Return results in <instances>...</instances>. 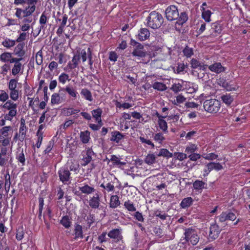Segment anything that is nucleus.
Wrapping results in <instances>:
<instances>
[{
  "mask_svg": "<svg viewBox=\"0 0 250 250\" xmlns=\"http://www.w3.org/2000/svg\"><path fill=\"white\" fill-rule=\"evenodd\" d=\"M38 2V0H14V3L15 5H22L26 4L27 5L23 9L20 8H16L15 16H19L21 17V12H23L25 14H29L31 13L33 9L36 7V5Z\"/></svg>",
  "mask_w": 250,
  "mask_h": 250,
  "instance_id": "obj_3",
  "label": "nucleus"
},
{
  "mask_svg": "<svg viewBox=\"0 0 250 250\" xmlns=\"http://www.w3.org/2000/svg\"><path fill=\"white\" fill-rule=\"evenodd\" d=\"M90 132L88 130L81 131L80 132V137L81 141L83 144H87L90 139Z\"/></svg>",
  "mask_w": 250,
  "mask_h": 250,
  "instance_id": "obj_34",
  "label": "nucleus"
},
{
  "mask_svg": "<svg viewBox=\"0 0 250 250\" xmlns=\"http://www.w3.org/2000/svg\"><path fill=\"white\" fill-rule=\"evenodd\" d=\"M58 81L59 83H62V84H64L66 81H70L69 75L65 73H62L59 76Z\"/></svg>",
  "mask_w": 250,
  "mask_h": 250,
  "instance_id": "obj_47",
  "label": "nucleus"
},
{
  "mask_svg": "<svg viewBox=\"0 0 250 250\" xmlns=\"http://www.w3.org/2000/svg\"><path fill=\"white\" fill-rule=\"evenodd\" d=\"M110 140L111 142L119 144L123 140L125 135L118 131H113L111 132Z\"/></svg>",
  "mask_w": 250,
  "mask_h": 250,
  "instance_id": "obj_20",
  "label": "nucleus"
},
{
  "mask_svg": "<svg viewBox=\"0 0 250 250\" xmlns=\"http://www.w3.org/2000/svg\"><path fill=\"white\" fill-rule=\"evenodd\" d=\"M80 94L82 98L88 101L92 102L93 100L91 91L86 88H82Z\"/></svg>",
  "mask_w": 250,
  "mask_h": 250,
  "instance_id": "obj_28",
  "label": "nucleus"
},
{
  "mask_svg": "<svg viewBox=\"0 0 250 250\" xmlns=\"http://www.w3.org/2000/svg\"><path fill=\"white\" fill-rule=\"evenodd\" d=\"M125 208L129 212H134L136 210L135 204L130 200L128 199L124 203Z\"/></svg>",
  "mask_w": 250,
  "mask_h": 250,
  "instance_id": "obj_36",
  "label": "nucleus"
},
{
  "mask_svg": "<svg viewBox=\"0 0 250 250\" xmlns=\"http://www.w3.org/2000/svg\"><path fill=\"white\" fill-rule=\"evenodd\" d=\"M221 99L223 102L226 104L230 105L233 101V97L229 94H226L223 95L221 97Z\"/></svg>",
  "mask_w": 250,
  "mask_h": 250,
  "instance_id": "obj_38",
  "label": "nucleus"
},
{
  "mask_svg": "<svg viewBox=\"0 0 250 250\" xmlns=\"http://www.w3.org/2000/svg\"><path fill=\"white\" fill-rule=\"evenodd\" d=\"M66 91H65V87H62L59 89L58 93H57L63 102H64L66 101Z\"/></svg>",
  "mask_w": 250,
  "mask_h": 250,
  "instance_id": "obj_61",
  "label": "nucleus"
},
{
  "mask_svg": "<svg viewBox=\"0 0 250 250\" xmlns=\"http://www.w3.org/2000/svg\"><path fill=\"white\" fill-rule=\"evenodd\" d=\"M16 159L18 162L19 165L24 166L25 165V157L23 149L19 150L16 154Z\"/></svg>",
  "mask_w": 250,
  "mask_h": 250,
  "instance_id": "obj_25",
  "label": "nucleus"
},
{
  "mask_svg": "<svg viewBox=\"0 0 250 250\" xmlns=\"http://www.w3.org/2000/svg\"><path fill=\"white\" fill-rule=\"evenodd\" d=\"M130 44L134 47V49L131 52L133 57L137 59L146 57L147 53L144 50V46L143 44L133 39H131Z\"/></svg>",
  "mask_w": 250,
  "mask_h": 250,
  "instance_id": "obj_6",
  "label": "nucleus"
},
{
  "mask_svg": "<svg viewBox=\"0 0 250 250\" xmlns=\"http://www.w3.org/2000/svg\"><path fill=\"white\" fill-rule=\"evenodd\" d=\"M88 203L89 206L92 208L97 209L99 208L100 205V197L99 194L98 193H96L94 195L90 196Z\"/></svg>",
  "mask_w": 250,
  "mask_h": 250,
  "instance_id": "obj_18",
  "label": "nucleus"
},
{
  "mask_svg": "<svg viewBox=\"0 0 250 250\" xmlns=\"http://www.w3.org/2000/svg\"><path fill=\"white\" fill-rule=\"evenodd\" d=\"M18 80L15 79H11L8 83V87L9 90L18 88L17 87Z\"/></svg>",
  "mask_w": 250,
  "mask_h": 250,
  "instance_id": "obj_55",
  "label": "nucleus"
},
{
  "mask_svg": "<svg viewBox=\"0 0 250 250\" xmlns=\"http://www.w3.org/2000/svg\"><path fill=\"white\" fill-rule=\"evenodd\" d=\"M217 218L219 222L223 223L229 220L232 221L235 220L236 216L231 211H223L220 215L218 216Z\"/></svg>",
  "mask_w": 250,
  "mask_h": 250,
  "instance_id": "obj_14",
  "label": "nucleus"
},
{
  "mask_svg": "<svg viewBox=\"0 0 250 250\" xmlns=\"http://www.w3.org/2000/svg\"><path fill=\"white\" fill-rule=\"evenodd\" d=\"M157 155L159 157L162 156L167 158H170L172 157V154L166 148H161Z\"/></svg>",
  "mask_w": 250,
  "mask_h": 250,
  "instance_id": "obj_45",
  "label": "nucleus"
},
{
  "mask_svg": "<svg viewBox=\"0 0 250 250\" xmlns=\"http://www.w3.org/2000/svg\"><path fill=\"white\" fill-rule=\"evenodd\" d=\"M221 104L220 101L215 99L206 100L203 104L205 110L209 113H217L220 109Z\"/></svg>",
  "mask_w": 250,
  "mask_h": 250,
  "instance_id": "obj_5",
  "label": "nucleus"
},
{
  "mask_svg": "<svg viewBox=\"0 0 250 250\" xmlns=\"http://www.w3.org/2000/svg\"><path fill=\"white\" fill-rule=\"evenodd\" d=\"M102 113L103 110L100 107H98L95 109H93L91 111L92 117L95 120H99L101 118Z\"/></svg>",
  "mask_w": 250,
  "mask_h": 250,
  "instance_id": "obj_39",
  "label": "nucleus"
},
{
  "mask_svg": "<svg viewBox=\"0 0 250 250\" xmlns=\"http://www.w3.org/2000/svg\"><path fill=\"white\" fill-rule=\"evenodd\" d=\"M60 223L66 229L69 228L71 224V222L68 216H63L60 221Z\"/></svg>",
  "mask_w": 250,
  "mask_h": 250,
  "instance_id": "obj_43",
  "label": "nucleus"
},
{
  "mask_svg": "<svg viewBox=\"0 0 250 250\" xmlns=\"http://www.w3.org/2000/svg\"><path fill=\"white\" fill-rule=\"evenodd\" d=\"M198 149L197 145L195 144H191L188 146L185 150V152L188 154H193Z\"/></svg>",
  "mask_w": 250,
  "mask_h": 250,
  "instance_id": "obj_54",
  "label": "nucleus"
},
{
  "mask_svg": "<svg viewBox=\"0 0 250 250\" xmlns=\"http://www.w3.org/2000/svg\"><path fill=\"white\" fill-rule=\"evenodd\" d=\"M73 168L71 167L70 169L66 166L61 167L58 170V174L60 180L64 184L69 183L70 180V170H72Z\"/></svg>",
  "mask_w": 250,
  "mask_h": 250,
  "instance_id": "obj_10",
  "label": "nucleus"
},
{
  "mask_svg": "<svg viewBox=\"0 0 250 250\" xmlns=\"http://www.w3.org/2000/svg\"><path fill=\"white\" fill-rule=\"evenodd\" d=\"M217 82L218 85L226 89L227 90H231V88H230L228 82L227 81L225 78H219L218 79H217Z\"/></svg>",
  "mask_w": 250,
  "mask_h": 250,
  "instance_id": "obj_37",
  "label": "nucleus"
},
{
  "mask_svg": "<svg viewBox=\"0 0 250 250\" xmlns=\"http://www.w3.org/2000/svg\"><path fill=\"white\" fill-rule=\"evenodd\" d=\"M25 120L23 118L21 119L19 133L17 132L15 134L13 137L14 141L16 142L19 140L21 142H22L25 139L28 127L25 125Z\"/></svg>",
  "mask_w": 250,
  "mask_h": 250,
  "instance_id": "obj_8",
  "label": "nucleus"
},
{
  "mask_svg": "<svg viewBox=\"0 0 250 250\" xmlns=\"http://www.w3.org/2000/svg\"><path fill=\"white\" fill-rule=\"evenodd\" d=\"M156 156L154 154H148L145 158V162L146 164L151 165L155 163Z\"/></svg>",
  "mask_w": 250,
  "mask_h": 250,
  "instance_id": "obj_48",
  "label": "nucleus"
},
{
  "mask_svg": "<svg viewBox=\"0 0 250 250\" xmlns=\"http://www.w3.org/2000/svg\"><path fill=\"white\" fill-rule=\"evenodd\" d=\"M80 62V55L74 54L71 61H70L67 64V67L72 70L78 67Z\"/></svg>",
  "mask_w": 250,
  "mask_h": 250,
  "instance_id": "obj_21",
  "label": "nucleus"
},
{
  "mask_svg": "<svg viewBox=\"0 0 250 250\" xmlns=\"http://www.w3.org/2000/svg\"><path fill=\"white\" fill-rule=\"evenodd\" d=\"M36 63L40 65L42 63L43 57H42V50H39L36 54Z\"/></svg>",
  "mask_w": 250,
  "mask_h": 250,
  "instance_id": "obj_59",
  "label": "nucleus"
},
{
  "mask_svg": "<svg viewBox=\"0 0 250 250\" xmlns=\"http://www.w3.org/2000/svg\"><path fill=\"white\" fill-rule=\"evenodd\" d=\"M140 141L143 144H145L144 146L146 147V145L150 146L151 148H154L155 147V145L154 143L150 140L147 139L145 138L144 137L140 136L139 137Z\"/></svg>",
  "mask_w": 250,
  "mask_h": 250,
  "instance_id": "obj_46",
  "label": "nucleus"
},
{
  "mask_svg": "<svg viewBox=\"0 0 250 250\" xmlns=\"http://www.w3.org/2000/svg\"><path fill=\"white\" fill-rule=\"evenodd\" d=\"M10 98L16 101L18 100L19 97V90L18 88L12 89L10 90Z\"/></svg>",
  "mask_w": 250,
  "mask_h": 250,
  "instance_id": "obj_49",
  "label": "nucleus"
},
{
  "mask_svg": "<svg viewBox=\"0 0 250 250\" xmlns=\"http://www.w3.org/2000/svg\"><path fill=\"white\" fill-rule=\"evenodd\" d=\"M156 116L158 118V124L160 129L162 132L165 134L168 133V126L167 122L163 119L166 118V116H163L160 115L158 112L156 113Z\"/></svg>",
  "mask_w": 250,
  "mask_h": 250,
  "instance_id": "obj_17",
  "label": "nucleus"
},
{
  "mask_svg": "<svg viewBox=\"0 0 250 250\" xmlns=\"http://www.w3.org/2000/svg\"><path fill=\"white\" fill-rule=\"evenodd\" d=\"M74 232L75 234V240H77L79 238L82 239L83 238V227L81 225L79 224H76L75 226Z\"/></svg>",
  "mask_w": 250,
  "mask_h": 250,
  "instance_id": "obj_31",
  "label": "nucleus"
},
{
  "mask_svg": "<svg viewBox=\"0 0 250 250\" xmlns=\"http://www.w3.org/2000/svg\"><path fill=\"white\" fill-rule=\"evenodd\" d=\"M164 133L158 132L152 134L153 140L160 145H162L166 138L164 136Z\"/></svg>",
  "mask_w": 250,
  "mask_h": 250,
  "instance_id": "obj_29",
  "label": "nucleus"
},
{
  "mask_svg": "<svg viewBox=\"0 0 250 250\" xmlns=\"http://www.w3.org/2000/svg\"><path fill=\"white\" fill-rule=\"evenodd\" d=\"M24 232L23 228L21 227L18 228V229L17 230V233L16 235V239L18 240H22L24 237Z\"/></svg>",
  "mask_w": 250,
  "mask_h": 250,
  "instance_id": "obj_63",
  "label": "nucleus"
},
{
  "mask_svg": "<svg viewBox=\"0 0 250 250\" xmlns=\"http://www.w3.org/2000/svg\"><path fill=\"white\" fill-rule=\"evenodd\" d=\"M206 183L202 180H196L193 183L194 189L199 193H201L203 190L206 188Z\"/></svg>",
  "mask_w": 250,
  "mask_h": 250,
  "instance_id": "obj_24",
  "label": "nucleus"
},
{
  "mask_svg": "<svg viewBox=\"0 0 250 250\" xmlns=\"http://www.w3.org/2000/svg\"><path fill=\"white\" fill-rule=\"evenodd\" d=\"M5 179V184L4 187L6 193H8L9 191L10 185H11V181H10V176L9 174V172H7L4 175Z\"/></svg>",
  "mask_w": 250,
  "mask_h": 250,
  "instance_id": "obj_41",
  "label": "nucleus"
},
{
  "mask_svg": "<svg viewBox=\"0 0 250 250\" xmlns=\"http://www.w3.org/2000/svg\"><path fill=\"white\" fill-rule=\"evenodd\" d=\"M58 93H54L51 96V103L52 104H59L63 103Z\"/></svg>",
  "mask_w": 250,
  "mask_h": 250,
  "instance_id": "obj_42",
  "label": "nucleus"
},
{
  "mask_svg": "<svg viewBox=\"0 0 250 250\" xmlns=\"http://www.w3.org/2000/svg\"><path fill=\"white\" fill-rule=\"evenodd\" d=\"M193 199L191 197H188L184 198L182 200L180 205L181 208L186 209L191 206L193 204Z\"/></svg>",
  "mask_w": 250,
  "mask_h": 250,
  "instance_id": "obj_33",
  "label": "nucleus"
},
{
  "mask_svg": "<svg viewBox=\"0 0 250 250\" xmlns=\"http://www.w3.org/2000/svg\"><path fill=\"white\" fill-rule=\"evenodd\" d=\"M110 160L116 165L125 166L126 164L125 162H121L120 159L115 155L111 156Z\"/></svg>",
  "mask_w": 250,
  "mask_h": 250,
  "instance_id": "obj_52",
  "label": "nucleus"
},
{
  "mask_svg": "<svg viewBox=\"0 0 250 250\" xmlns=\"http://www.w3.org/2000/svg\"><path fill=\"white\" fill-rule=\"evenodd\" d=\"M94 154V153L91 148H87L85 151H83L82 155L83 158L81 161V165L82 166H86L88 165L92 160V156Z\"/></svg>",
  "mask_w": 250,
  "mask_h": 250,
  "instance_id": "obj_15",
  "label": "nucleus"
},
{
  "mask_svg": "<svg viewBox=\"0 0 250 250\" xmlns=\"http://www.w3.org/2000/svg\"><path fill=\"white\" fill-rule=\"evenodd\" d=\"M65 89L68 95L73 99H76L79 96L78 92L72 86L67 85L65 87Z\"/></svg>",
  "mask_w": 250,
  "mask_h": 250,
  "instance_id": "obj_32",
  "label": "nucleus"
},
{
  "mask_svg": "<svg viewBox=\"0 0 250 250\" xmlns=\"http://www.w3.org/2000/svg\"><path fill=\"white\" fill-rule=\"evenodd\" d=\"M191 67L193 69H196L198 67H200V69L202 68V66L200 62L196 60V59H192L190 62Z\"/></svg>",
  "mask_w": 250,
  "mask_h": 250,
  "instance_id": "obj_60",
  "label": "nucleus"
},
{
  "mask_svg": "<svg viewBox=\"0 0 250 250\" xmlns=\"http://www.w3.org/2000/svg\"><path fill=\"white\" fill-rule=\"evenodd\" d=\"M149 36V30L146 28H141L138 31V34L136 35V39L140 41H144L147 40Z\"/></svg>",
  "mask_w": 250,
  "mask_h": 250,
  "instance_id": "obj_19",
  "label": "nucleus"
},
{
  "mask_svg": "<svg viewBox=\"0 0 250 250\" xmlns=\"http://www.w3.org/2000/svg\"><path fill=\"white\" fill-rule=\"evenodd\" d=\"M23 60V58H12L10 61V63H14V66L12 69V74L13 75H16L21 72L22 73L23 70V65L20 62Z\"/></svg>",
  "mask_w": 250,
  "mask_h": 250,
  "instance_id": "obj_12",
  "label": "nucleus"
},
{
  "mask_svg": "<svg viewBox=\"0 0 250 250\" xmlns=\"http://www.w3.org/2000/svg\"><path fill=\"white\" fill-rule=\"evenodd\" d=\"M223 30L222 24L219 21L212 23L210 29V36L215 37L221 34Z\"/></svg>",
  "mask_w": 250,
  "mask_h": 250,
  "instance_id": "obj_16",
  "label": "nucleus"
},
{
  "mask_svg": "<svg viewBox=\"0 0 250 250\" xmlns=\"http://www.w3.org/2000/svg\"><path fill=\"white\" fill-rule=\"evenodd\" d=\"M115 105L117 108L120 109L123 108L124 109H129L132 106L131 104L129 103H124L123 104H121L120 102L117 101H116L115 102Z\"/></svg>",
  "mask_w": 250,
  "mask_h": 250,
  "instance_id": "obj_53",
  "label": "nucleus"
},
{
  "mask_svg": "<svg viewBox=\"0 0 250 250\" xmlns=\"http://www.w3.org/2000/svg\"><path fill=\"white\" fill-rule=\"evenodd\" d=\"M54 146V142L53 140H51L47 143L45 149L44 150L43 153L44 154H47L49 153L52 150L53 147Z\"/></svg>",
  "mask_w": 250,
  "mask_h": 250,
  "instance_id": "obj_57",
  "label": "nucleus"
},
{
  "mask_svg": "<svg viewBox=\"0 0 250 250\" xmlns=\"http://www.w3.org/2000/svg\"><path fill=\"white\" fill-rule=\"evenodd\" d=\"M107 236L113 240L115 243H118L123 239L121 229H114L110 230L107 233Z\"/></svg>",
  "mask_w": 250,
  "mask_h": 250,
  "instance_id": "obj_13",
  "label": "nucleus"
},
{
  "mask_svg": "<svg viewBox=\"0 0 250 250\" xmlns=\"http://www.w3.org/2000/svg\"><path fill=\"white\" fill-rule=\"evenodd\" d=\"M80 190L83 193L86 194H90L94 192L95 190V188L88 186L87 184H85L82 187H79Z\"/></svg>",
  "mask_w": 250,
  "mask_h": 250,
  "instance_id": "obj_35",
  "label": "nucleus"
},
{
  "mask_svg": "<svg viewBox=\"0 0 250 250\" xmlns=\"http://www.w3.org/2000/svg\"><path fill=\"white\" fill-rule=\"evenodd\" d=\"M202 157L206 160L213 161L214 160L217 159L218 155L212 152L208 154L205 153L202 155Z\"/></svg>",
  "mask_w": 250,
  "mask_h": 250,
  "instance_id": "obj_50",
  "label": "nucleus"
},
{
  "mask_svg": "<svg viewBox=\"0 0 250 250\" xmlns=\"http://www.w3.org/2000/svg\"><path fill=\"white\" fill-rule=\"evenodd\" d=\"M121 204L119 197L117 195H111L110 199L109 207L112 208H117Z\"/></svg>",
  "mask_w": 250,
  "mask_h": 250,
  "instance_id": "obj_30",
  "label": "nucleus"
},
{
  "mask_svg": "<svg viewBox=\"0 0 250 250\" xmlns=\"http://www.w3.org/2000/svg\"><path fill=\"white\" fill-rule=\"evenodd\" d=\"M12 129L11 126H5L0 129V144L1 147H6L10 145L12 135L9 133Z\"/></svg>",
  "mask_w": 250,
  "mask_h": 250,
  "instance_id": "obj_7",
  "label": "nucleus"
},
{
  "mask_svg": "<svg viewBox=\"0 0 250 250\" xmlns=\"http://www.w3.org/2000/svg\"><path fill=\"white\" fill-rule=\"evenodd\" d=\"M154 215L156 217L159 218L161 220H165L167 219V217H168L167 214L164 211L159 209H157L154 211Z\"/></svg>",
  "mask_w": 250,
  "mask_h": 250,
  "instance_id": "obj_44",
  "label": "nucleus"
},
{
  "mask_svg": "<svg viewBox=\"0 0 250 250\" xmlns=\"http://www.w3.org/2000/svg\"><path fill=\"white\" fill-rule=\"evenodd\" d=\"M17 104L14 103L11 100H7L2 105L3 111L5 112L8 111L7 113L4 115L5 120L11 121L17 114Z\"/></svg>",
  "mask_w": 250,
  "mask_h": 250,
  "instance_id": "obj_4",
  "label": "nucleus"
},
{
  "mask_svg": "<svg viewBox=\"0 0 250 250\" xmlns=\"http://www.w3.org/2000/svg\"><path fill=\"white\" fill-rule=\"evenodd\" d=\"M135 212L132 214L134 218L139 222H143L144 221V218L142 213L139 211H134Z\"/></svg>",
  "mask_w": 250,
  "mask_h": 250,
  "instance_id": "obj_62",
  "label": "nucleus"
},
{
  "mask_svg": "<svg viewBox=\"0 0 250 250\" xmlns=\"http://www.w3.org/2000/svg\"><path fill=\"white\" fill-rule=\"evenodd\" d=\"M166 17L168 21L176 20L175 25L182 26L188 20V12L183 11L179 13L177 6L174 5L168 6L165 11Z\"/></svg>",
  "mask_w": 250,
  "mask_h": 250,
  "instance_id": "obj_1",
  "label": "nucleus"
},
{
  "mask_svg": "<svg viewBox=\"0 0 250 250\" xmlns=\"http://www.w3.org/2000/svg\"><path fill=\"white\" fill-rule=\"evenodd\" d=\"M146 25L153 29L160 28L164 22L162 15L158 12H151L146 18Z\"/></svg>",
  "mask_w": 250,
  "mask_h": 250,
  "instance_id": "obj_2",
  "label": "nucleus"
},
{
  "mask_svg": "<svg viewBox=\"0 0 250 250\" xmlns=\"http://www.w3.org/2000/svg\"><path fill=\"white\" fill-rule=\"evenodd\" d=\"M184 235L186 242H190L193 246L196 245L198 243L199 237L194 229L192 228L186 229Z\"/></svg>",
  "mask_w": 250,
  "mask_h": 250,
  "instance_id": "obj_9",
  "label": "nucleus"
},
{
  "mask_svg": "<svg viewBox=\"0 0 250 250\" xmlns=\"http://www.w3.org/2000/svg\"><path fill=\"white\" fill-rule=\"evenodd\" d=\"M95 217L94 214L90 213H89L85 219V221L87 222V225L88 228H90L92 224L95 222Z\"/></svg>",
  "mask_w": 250,
  "mask_h": 250,
  "instance_id": "obj_58",
  "label": "nucleus"
},
{
  "mask_svg": "<svg viewBox=\"0 0 250 250\" xmlns=\"http://www.w3.org/2000/svg\"><path fill=\"white\" fill-rule=\"evenodd\" d=\"M211 14V11L209 10H204L202 13V17L206 22H209Z\"/></svg>",
  "mask_w": 250,
  "mask_h": 250,
  "instance_id": "obj_56",
  "label": "nucleus"
},
{
  "mask_svg": "<svg viewBox=\"0 0 250 250\" xmlns=\"http://www.w3.org/2000/svg\"><path fill=\"white\" fill-rule=\"evenodd\" d=\"M183 53L187 58H190L193 55V50L187 45L183 50Z\"/></svg>",
  "mask_w": 250,
  "mask_h": 250,
  "instance_id": "obj_51",
  "label": "nucleus"
},
{
  "mask_svg": "<svg viewBox=\"0 0 250 250\" xmlns=\"http://www.w3.org/2000/svg\"><path fill=\"white\" fill-rule=\"evenodd\" d=\"M48 19H49V17H47L45 12H43L42 14V15L40 18L39 23L40 24V27H39V31L38 34H39V33L40 32V31H41L42 29H43L46 27L45 25H46V23L47 22Z\"/></svg>",
  "mask_w": 250,
  "mask_h": 250,
  "instance_id": "obj_27",
  "label": "nucleus"
},
{
  "mask_svg": "<svg viewBox=\"0 0 250 250\" xmlns=\"http://www.w3.org/2000/svg\"><path fill=\"white\" fill-rule=\"evenodd\" d=\"M209 69L216 73H220L225 71V68L223 67L220 62H215L208 66Z\"/></svg>",
  "mask_w": 250,
  "mask_h": 250,
  "instance_id": "obj_23",
  "label": "nucleus"
},
{
  "mask_svg": "<svg viewBox=\"0 0 250 250\" xmlns=\"http://www.w3.org/2000/svg\"><path fill=\"white\" fill-rule=\"evenodd\" d=\"M152 87L156 90L158 91H163L167 89V87L165 84L160 82H155L153 85Z\"/></svg>",
  "mask_w": 250,
  "mask_h": 250,
  "instance_id": "obj_40",
  "label": "nucleus"
},
{
  "mask_svg": "<svg viewBox=\"0 0 250 250\" xmlns=\"http://www.w3.org/2000/svg\"><path fill=\"white\" fill-rule=\"evenodd\" d=\"M11 54L10 53H4L0 55V59L4 62H9L12 59Z\"/></svg>",
  "mask_w": 250,
  "mask_h": 250,
  "instance_id": "obj_64",
  "label": "nucleus"
},
{
  "mask_svg": "<svg viewBox=\"0 0 250 250\" xmlns=\"http://www.w3.org/2000/svg\"><path fill=\"white\" fill-rule=\"evenodd\" d=\"M222 229L219 226L215 221L210 225L209 232L208 236V239L209 241L212 242L217 239Z\"/></svg>",
  "mask_w": 250,
  "mask_h": 250,
  "instance_id": "obj_11",
  "label": "nucleus"
},
{
  "mask_svg": "<svg viewBox=\"0 0 250 250\" xmlns=\"http://www.w3.org/2000/svg\"><path fill=\"white\" fill-rule=\"evenodd\" d=\"M24 45V42L19 43L15 48L14 53L20 58H22L25 55V51L23 50Z\"/></svg>",
  "mask_w": 250,
  "mask_h": 250,
  "instance_id": "obj_26",
  "label": "nucleus"
},
{
  "mask_svg": "<svg viewBox=\"0 0 250 250\" xmlns=\"http://www.w3.org/2000/svg\"><path fill=\"white\" fill-rule=\"evenodd\" d=\"M36 9V7L34 8V10L33 9L31 11V13L28 15L24 14V13L23 12H21V17H20L19 16H16V17L19 19H22L23 18L22 22L24 23V24H29V23H31L33 21L32 15L35 11Z\"/></svg>",
  "mask_w": 250,
  "mask_h": 250,
  "instance_id": "obj_22",
  "label": "nucleus"
}]
</instances>
